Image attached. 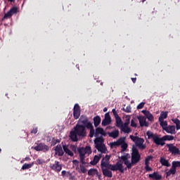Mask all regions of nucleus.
<instances>
[{
    "mask_svg": "<svg viewBox=\"0 0 180 180\" xmlns=\"http://www.w3.org/2000/svg\"><path fill=\"white\" fill-rule=\"evenodd\" d=\"M34 163H30V164H24L22 167V169H29V168H32V165H34Z\"/></svg>",
    "mask_w": 180,
    "mask_h": 180,
    "instance_id": "obj_37",
    "label": "nucleus"
},
{
    "mask_svg": "<svg viewBox=\"0 0 180 180\" xmlns=\"http://www.w3.org/2000/svg\"><path fill=\"white\" fill-rule=\"evenodd\" d=\"M61 174H62V176H63V178L65 177V176H66L67 178H68V176H71V172H67V171H65V170L62 171Z\"/></svg>",
    "mask_w": 180,
    "mask_h": 180,
    "instance_id": "obj_38",
    "label": "nucleus"
},
{
    "mask_svg": "<svg viewBox=\"0 0 180 180\" xmlns=\"http://www.w3.org/2000/svg\"><path fill=\"white\" fill-rule=\"evenodd\" d=\"M115 120L117 127H120L123 124V122H122V118L117 116L115 117Z\"/></svg>",
    "mask_w": 180,
    "mask_h": 180,
    "instance_id": "obj_35",
    "label": "nucleus"
},
{
    "mask_svg": "<svg viewBox=\"0 0 180 180\" xmlns=\"http://www.w3.org/2000/svg\"><path fill=\"white\" fill-rule=\"evenodd\" d=\"M131 157V162H130V158ZM119 160L122 161L124 164L126 165L128 169H131V167L135 164H137L141 160L140 153H139V150L136 148H133L131 156L130 154L126 153L121 157H119Z\"/></svg>",
    "mask_w": 180,
    "mask_h": 180,
    "instance_id": "obj_1",
    "label": "nucleus"
},
{
    "mask_svg": "<svg viewBox=\"0 0 180 180\" xmlns=\"http://www.w3.org/2000/svg\"><path fill=\"white\" fill-rule=\"evenodd\" d=\"M79 153V157L80 158L81 162L82 164H86L85 162V158L89 157L90 154H92V150L91 149V146H86L85 148H79L77 149Z\"/></svg>",
    "mask_w": 180,
    "mask_h": 180,
    "instance_id": "obj_4",
    "label": "nucleus"
},
{
    "mask_svg": "<svg viewBox=\"0 0 180 180\" xmlns=\"http://www.w3.org/2000/svg\"><path fill=\"white\" fill-rule=\"evenodd\" d=\"M55 155H58V157H63L64 155V150H63V147L60 145H58L55 147Z\"/></svg>",
    "mask_w": 180,
    "mask_h": 180,
    "instance_id": "obj_18",
    "label": "nucleus"
},
{
    "mask_svg": "<svg viewBox=\"0 0 180 180\" xmlns=\"http://www.w3.org/2000/svg\"><path fill=\"white\" fill-rule=\"evenodd\" d=\"M148 176L151 179H155V180H160L161 179V178H162V176L158 174V172H153V174H150Z\"/></svg>",
    "mask_w": 180,
    "mask_h": 180,
    "instance_id": "obj_22",
    "label": "nucleus"
},
{
    "mask_svg": "<svg viewBox=\"0 0 180 180\" xmlns=\"http://www.w3.org/2000/svg\"><path fill=\"white\" fill-rule=\"evenodd\" d=\"M137 119L139 121L141 127H144V126L147 127V126H148V122H147V118L146 117L139 116Z\"/></svg>",
    "mask_w": 180,
    "mask_h": 180,
    "instance_id": "obj_17",
    "label": "nucleus"
},
{
    "mask_svg": "<svg viewBox=\"0 0 180 180\" xmlns=\"http://www.w3.org/2000/svg\"><path fill=\"white\" fill-rule=\"evenodd\" d=\"M73 116L75 119H79V116H81V109L78 104H75L74 106Z\"/></svg>",
    "mask_w": 180,
    "mask_h": 180,
    "instance_id": "obj_12",
    "label": "nucleus"
},
{
    "mask_svg": "<svg viewBox=\"0 0 180 180\" xmlns=\"http://www.w3.org/2000/svg\"><path fill=\"white\" fill-rule=\"evenodd\" d=\"M85 136H86V128L77 124L74 130L70 131V137L72 141H78L79 137H85Z\"/></svg>",
    "mask_w": 180,
    "mask_h": 180,
    "instance_id": "obj_3",
    "label": "nucleus"
},
{
    "mask_svg": "<svg viewBox=\"0 0 180 180\" xmlns=\"http://www.w3.org/2000/svg\"><path fill=\"white\" fill-rule=\"evenodd\" d=\"M112 112L114 116L115 117V118L117 117V116H119V115H117V112H116V109H115V108L112 109Z\"/></svg>",
    "mask_w": 180,
    "mask_h": 180,
    "instance_id": "obj_47",
    "label": "nucleus"
},
{
    "mask_svg": "<svg viewBox=\"0 0 180 180\" xmlns=\"http://www.w3.org/2000/svg\"><path fill=\"white\" fill-rule=\"evenodd\" d=\"M101 157H102L101 154H99V155H95L94 158V160L90 162V164L91 165H96L98 162H99V160H101Z\"/></svg>",
    "mask_w": 180,
    "mask_h": 180,
    "instance_id": "obj_25",
    "label": "nucleus"
},
{
    "mask_svg": "<svg viewBox=\"0 0 180 180\" xmlns=\"http://www.w3.org/2000/svg\"><path fill=\"white\" fill-rule=\"evenodd\" d=\"M150 111H147L146 110H142V113H143V115H145V116Z\"/></svg>",
    "mask_w": 180,
    "mask_h": 180,
    "instance_id": "obj_51",
    "label": "nucleus"
},
{
    "mask_svg": "<svg viewBox=\"0 0 180 180\" xmlns=\"http://www.w3.org/2000/svg\"><path fill=\"white\" fill-rule=\"evenodd\" d=\"M103 175L104 176H107L108 178H112L113 176V174H112V171L109 167H101Z\"/></svg>",
    "mask_w": 180,
    "mask_h": 180,
    "instance_id": "obj_15",
    "label": "nucleus"
},
{
    "mask_svg": "<svg viewBox=\"0 0 180 180\" xmlns=\"http://www.w3.org/2000/svg\"><path fill=\"white\" fill-rule=\"evenodd\" d=\"M108 134L110 137H112V139H116L117 137H119V131L115 130L108 133Z\"/></svg>",
    "mask_w": 180,
    "mask_h": 180,
    "instance_id": "obj_29",
    "label": "nucleus"
},
{
    "mask_svg": "<svg viewBox=\"0 0 180 180\" xmlns=\"http://www.w3.org/2000/svg\"><path fill=\"white\" fill-rule=\"evenodd\" d=\"M31 133L36 134L37 133V128H34L32 131Z\"/></svg>",
    "mask_w": 180,
    "mask_h": 180,
    "instance_id": "obj_49",
    "label": "nucleus"
},
{
    "mask_svg": "<svg viewBox=\"0 0 180 180\" xmlns=\"http://www.w3.org/2000/svg\"><path fill=\"white\" fill-rule=\"evenodd\" d=\"M88 175L89 176H95V175H98V169H90L88 171Z\"/></svg>",
    "mask_w": 180,
    "mask_h": 180,
    "instance_id": "obj_26",
    "label": "nucleus"
},
{
    "mask_svg": "<svg viewBox=\"0 0 180 180\" xmlns=\"http://www.w3.org/2000/svg\"><path fill=\"white\" fill-rule=\"evenodd\" d=\"M90 130L89 137H94V135H95V129H94V126L91 125V128H87Z\"/></svg>",
    "mask_w": 180,
    "mask_h": 180,
    "instance_id": "obj_41",
    "label": "nucleus"
},
{
    "mask_svg": "<svg viewBox=\"0 0 180 180\" xmlns=\"http://www.w3.org/2000/svg\"><path fill=\"white\" fill-rule=\"evenodd\" d=\"M10 2H14L15 0H8Z\"/></svg>",
    "mask_w": 180,
    "mask_h": 180,
    "instance_id": "obj_58",
    "label": "nucleus"
},
{
    "mask_svg": "<svg viewBox=\"0 0 180 180\" xmlns=\"http://www.w3.org/2000/svg\"><path fill=\"white\" fill-rule=\"evenodd\" d=\"M160 163L162 164V165H164L165 167H171V164H169V162H168V160L164 158H162L160 159Z\"/></svg>",
    "mask_w": 180,
    "mask_h": 180,
    "instance_id": "obj_28",
    "label": "nucleus"
},
{
    "mask_svg": "<svg viewBox=\"0 0 180 180\" xmlns=\"http://www.w3.org/2000/svg\"><path fill=\"white\" fill-rule=\"evenodd\" d=\"M124 119V121H125L124 124H130V119H131L130 115H125Z\"/></svg>",
    "mask_w": 180,
    "mask_h": 180,
    "instance_id": "obj_40",
    "label": "nucleus"
},
{
    "mask_svg": "<svg viewBox=\"0 0 180 180\" xmlns=\"http://www.w3.org/2000/svg\"><path fill=\"white\" fill-rule=\"evenodd\" d=\"M112 123V118L110 117V115L109 112L105 113V118L102 121V126H108Z\"/></svg>",
    "mask_w": 180,
    "mask_h": 180,
    "instance_id": "obj_13",
    "label": "nucleus"
},
{
    "mask_svg": "<svg viewBox=\"0 0 180 180\" xmlns=\"http://www.w3.org/2000/svg\"><path fill=\"white\" fill-rule=\"evenodd\" d=\"M72 150H74V151H75V150H77V147L76 146H72Z\"/></svg>",
    "mask_w": 180,
    "mask_h": 180,
    "instance_id": "obj_55",
    "label": "nucleus"
},
{
    "mask_svg": "<svg viewBox=\"0 0 180 180\" xmlns=\"http://www.w3.org/2000/svg\"><path fill=\"white\" fill-rule=\"evenodd\" d=\"M123 141H126V138H120L117 141L110 143V146L111 148H113L114 147H119V146H120V144H122Z\"/></svg>",
    "mask_w": 180,
    "mask_h": 180,
    "instance_id": "obj_16",
    "label": "nucleus"
},
{
    "mask_svg": "<svg viewBox=\"0 0 180 180\" xmlns=\"http://www.w3.org/2000/svg\"><path fill=\"white\" fill-rule=\"evenodd\" d=\"M145 105H146V103L144 102L139 103L137 106V109H143Z\"/></svg>",
    "mask_w": 180,
    "mask_h": 180,
    "instance_id": "obj_45",
    "label": "nucleus"
},
{
    "mask_svg": "<svg viewBox=\"0 0 180 180\" xmlns=\"http://www.w3.org/2000/svg\"><path fill=\"white\" fill-rule=\"evenodd\" d=\"M174 137L172 135H165L163 136L164 141H172L174 140Z\"/></svg>",
    "mask_w": 180,
    "mask_h": 180,
    "instance_id": "obj_32",
    "label": "nucleus"
},
{
    "mask_svg": "<svg viewBox=\"0 0 180 180\" xmlns=\"http://www.w3.org/2000/svg\"><path fill=\"white\" fill-rule=\"evenodd\" d=\"M160 123V126H162L163 130H165V129H167L168 127V124L167 123V121H164V120H159Z\"/></svg>",
    "mask_w": 180,
    "mask_h": 180,
    "instance_id": "obj_36",
    "label": "nucleus"
},
{
    "mask_svg": "<svg viewBox=\"0 0 180 180\" xmlns=\"http://www.w3.org/2000/svg\"><path fill=\"white\" fill-rule=\"evenodd\" d=\"M123 110L127 113H130L131 112V107L130 105H127L125 108H123Z\"/></svg>",
    "mask_w": 180,
    "mask_h": 180,
    "instance_id": "obj_43",
    "label": "nucleus"
},
{
    "mask_svg": "<svg viewBox=\"0 0 180 180\" xmlns=\"http://www.w3.org/2000/svg\"><path fill=\"white\" fill-rule=\"evenodd\" d=\"M99 134L101 136H106V131L103 128L98 127L96 129L95 136H99Z\"/></svg>",
    "mask_w": 180,
    "mask_h": 180,
    "instance_id": "obj_24",
    "label": "nucleus"
},
{
    "mask_svg": "<svg viewBox=\"0 0 180 180\" xmlns=\"http://www.w3.org/2000/svg\"><path fill=\"white\" fill-rule=\"evenodd\" d=\"M122 149V152L126 151L127 150V147H129V145H127V143H126L125 141H122V143H120Z\"/></svg>",
    "mask_w": 180,
    "mask_h": 180,
    "instance_id": "obj_33",
    "label": "nucleus"
},
{
    "mask_svg": "<svg viewBox=\"0 0 180 180\" xmlns=\"http://www.w3.org/2000/svg\"><path fill=\"white\" fill-rule=\"evenodd\" d=\"M153 160V156H148L145 160V165H150V161Z\"/></svg>",
    "mask_w": 180,
    "mask_h": 180,
    "instance_id": "obj_42",
    "label": "nucleus"
},
{
    "mask_svg": "<svg viewBox=\"0 0 180 180\" xmlns=\"http://www.w3.org/2000/svg\"><path fill=\"white\" fill-rule=\"evenodd\" d=\"M120 127H121L122 131H124V133L129 134L131 132V129L129 127V124H123Z\"/></svg>",
    "mask_w": 180,
    "mask_h": 180,
    "instance_id": "obj_23",
    "label": "nucleus"
},
{
    "mask_svg": "<svg viewBox=\"0 0 180 180\" xmlns=\"http://www.w3.org/2000/svg\"><path fill=\"white\" fill-rule=\"evenodd\" d=\"M131 127H137V124L136 123V121H134V120H131Z\"/></svg>",
    "mask_w": 180,
    "mask_h": 180,
    "instance_id": "obj_46",
    "label": "nucleus"
},
{
    "mask_svg": "<svg viewBox=\"0 0 180 180\" xmlns=\"http://www.w3.org/2000/svg\"><path fill=\"white\" fill-rule=\"evenodd\" d=\"M63 150H64L65 153L66 154H68V155H70V157H72V155H74V153H72V151H71L70 149H68V146H63Z\"/></svg>",
    "mask_w": 180,
    "mask_h": 180,
    "instance_id": "obj_30",
    "label": "nucleus"
},
{
    "mask_svg": "<svg viewBox=\"0 0 180 180\" xmlns=\"http://www.w3.org/2000/svg\"><path fill=\"white\" fill-rule=\"evenodd\" d=\"M84 164L86 163H82L79 165V167H76L77 171H78L79 172V174H86V167H85V165H84Z\"/></svg>",
    "mask_w": 180,
    "mask_h": 180,
    "instance_id": "obj_21",
    "label": "nucleus"
},
{
    "mask_svg": "<svg viewBox=\"0 0 180 180\" xmlns=\"http://www.w3.org/2000/svg\"><path fill=\"white\" fill-rule=\"evenodd\" d=\"M129 137L131 140L135 143L136 147H139V148L141 150H144V148H146V145H144V139L143 138H139L133 135H130Z\"/></svg>",
    "mask_w": 180,
    "mask_h": 180,
    "instance_id": "obj_7",
    "label": "nucleus"
},
{
    "mask_svg": "<svg viewBox=\"0 0 180 180\" xmlns=\"http://www.w3.org/2000/svg\"><path fill=\"white\" fill-rule=\"evenodd\" d=\"M103 112H108V108H105L103 109Z\"/></svg>",
    "mask_w": 180,
    "mask_h": 180,
    "instance_id": "obj_57",
    "label": "nucleus"
},
{
    "mask_svg": "<svg viewBox=\"0 0 180 180\" xmlns=\"http://www.w3.org/2000/svg\"><path fill=\"white\" fill-rule=\"evenodd\" d=\"M146 117L148 118V120H149L150 122H153V120H154V116H153V114H151L150 111L149 112H148Z\"/></svg>",
    "mask_w": 180,
    "mask_h": 180,
    "instance_id": "obj_39",
    "label": "nucleus"
},
{
    "mask_svg": "<svg viewBox=\"0 0 180 180\" xmlns=\"http://www.w3.org/2000/svg\"><path fill=\"white\" fill-rule=\"evenodd\" d=\"M145 169L147 172H150L151 171H153V169L150 167L149 165H145Z\"/></svg>",
    "mask_w": 180,
    "mask_h": 180,
    "instance_id": "obj_44",
    "label": "nucleus"
},
{
    "mask_svg": "<svg viewBox=\"0 0 180 180\" xmlns=\"http://www.w3.org/2000/svg\"><path fill=\"white\" fill-rule=\"evenodd\" d=\"M51 169L56 171V172H60L63 169V165L60 164V162L56 161L53 165L51 166Z\"/></svg>",
    "mask_w": 180,
    "mask_h": 180,
    "instance_id": "obj_14",
    "label": "nucleus"
},
{
    "mask_svg": "<svg viewBox=\"0 0 180 180\" xmlns=\"http://www.w3.org/2000/svg\"><path fill=\"white\" fill-rule=\"evenodd\" d=\"M166 147L168 148V151L171 153L173 155H179L180 150L179 148H176V146H174L172 143H167Z\"/></svg>",
    "mask_w": 180,
    "mask_h": 180,
    "instance_id": "obj_11",
    "label": "nucleus"
},
{
    "mask_svg": "<svg viewBox=\"0 0 180 180\" xmlns=\"http://www.w3.org/2000/svg\"><path fill=\"white\" fill-rule=\"evenodd\" d=\"M136 79H137L136 78H131V80L134 83L136 82Z\"/></svg>",
    "mask_w": 180,
    "mask_h": 180,
    "instance_id": "obj_54",
    "label": "nucleus"
},
{
    "mask_svg": "<svg viewBox=\"0 0 180 180\" xmlns=\"http://www.w3.org/2000/svg\"><path fill=\"white\" fill-rule=\"evenodd\" d=\"M172 122L176 124V130H180V120H178L177 118L172 119Z\"/></svg>",
    "mask_w": 180,
    "mask_h": 180,
    "instance_id": "obj_31",
    "label": "nucleus"
},
{
    "mask_svg": "<svg viewBox=\"0 0 180 180\" xmlns=\"http://www.w3.org/2000/svg\"><path fill=\"white\" fill-rule=\"evenodd\" d=\"M15 13H18V8L16 7L12 8L7 13H6L4 18L8 19V18H11L13 15H15Z\"/></svg>",
    "mask_w": 180,
    "mask_h": 180,
    "instance_id": "obj_19",
    "label": "nucleus"
},
{
    "mask_svg": "<svg viewBox=\"0 0 180 180\" xmlns=\"http://www.w3.org/2000/svg\"><path fill=\"white\" fill-rule=\"evenodd\" d=\"M77 124L79 126H84L85 129H91L92 128V123L88 120V117L82 115L80 117Z\"/></svg>",
    "mask_w": 180,
    "mask_h": 180,
    "instance_id": "obj_8",
    "label": "nucleus"
},
{
    "mask_svg": "<svg viewBox=\"0 0 180 180\" xmlns=\"http://www.w3.org/2000/svg\"><path fill=\"white\" fill-rule=\"evenodd\" d=\"M180 168V161H173L172 162V168L166 173L167 176L175 175L176 174V169Z\"/></svg>",
    "mask_w": 180,
    "mask_h": 180,
    "instance_id": "obj_9",
    "label": "nucleus"
},
{
    "mask_svg": "<svg viewBox=\"0 0 180 180\" xmlns=\"http://www.w3.org/2000/svg\"><path fill=\"white\" fill-rule=\"evenodd\" d=\"M103 141L104 140L103 137H98L94 140L96 148L98 151L101 153V154H106L108 150H106V146H105V144H103Z\"/></svg>",
    "mask_w": 180,
    "mask_h": 180,
    "instance_id": "obj_6",
    "label": "nucleus"
},
{
    "mask_svg": "<svg viewBox=\"0 0 180 180\" xmlns=\"http://www.w3.org/2000/svg\"><path fill=\"white\" fill-rule=\"evenodd\" d=\"M176 128L174 125H169L165 129V131L166 133H168L169 134H176Z\"/></svg>",
    "mask_w": 180,
    "mask_h": 180,
    "instance_id": "obj_20",
    "label": "nucleus"
},
{
    "mask_svg": "<svg viewBox=\"0 0 180 180\" xmlns=\"http://www.w3.org/2000/svg\"><path fill=\"white\" fill-rule=\"evenodd\" d=\"M32 148L35 150V151H43V153H46V151L50 150L49 146L43 143H38L36 146L32 147Z\"/></svg>",
    "mask_w": 180,
    "mask_h": 180,
    "instance_id": "obj_10",
    "label": "nucleus"
},
{
    "mask_svg": "<svg viewBox=\"0 0 180 180\" xmlns=\"http://www.w3.org/2000/svg\"><path fill=\"white\" fill-rule=\"evenodd\" d=\"M101 117H99L98 115L94 117L95 127H98V125L101 124Z\"/></svg>",
    "mask_w": 180,
    "mask_h": 180,
    "instance_id": "obj_27",
    "label": "nucleus"
},
{
    "mask_svg": "<svg viewBox=\"0 0 180 180\" xmlns=\"http://www.w3.org/2000/svg\"><path fill=\"white\" fill-rule=\"evenodd\" d=\"M110 155H106L101 160V168L108 167L110 171H120V172H124L123 169V162L120 160L115 165H110Z\"/></svg>",
    "mask_w": 180,
    "mask_h": 180,
    "instance_id": "obj_2",
    "label": "nucleus"
},
{
    "mask_svg": "<svg viewBox=\"0 0 180 180\" xmlns=\"http://www.w3.org/2000/svg\"><path fill=\"white\" fill-rule=\"evenodd\" d=\"M25 161H30V158L26 157V158H25Z\"/></svg>",
    "mask_w": 180,
    "mask_h": 180,
    "instance_id": "obj_53",
    "label": "nucleus"
},
{
    "mask_svg": "<svg viewBox=\"0 0 180 180\" xmlns=\"http://www.w3.org/2000/svg\"><path fill=\"white\" fill-rule=\"evenodd\" d=\"M37 164H39V165H41V164H43V160H41V159H37Z\"/></svg>",
    "mask_w": 180,
    "mask_h": 180,
    "instance_id": "obj_48",
    "label": "nucleus"
},
{
    "mask_svg": "<svg viewBox=\"0 0 180 180\" xmlns=\"http://www.w3.org/2000/svg\"><path fill=\"white\" fill-rule=\"evenodd\" d=\"M167 117H168L167 112H162L160 113V117H159V120H164V119H167Z\"/></svg>",
    "mask_w": 180,
    "mask_h": 180,
    "instance_id": "obj_34",
    "label": "nucleus"
},
{
    "mask_svg": "<svg viewBox=\"0 0 180 180\" xmlns=\"http://www.w3.org/2000/svg\"><path fill=\"white\" fill-rule=\"evenodd\" d=\"M96 176H98V179H101V174H99V173H98V175H96Z\"/></svg>",
    "mask_w": 180,
    "mask_h": 180,
    "instance_id": "obj_56",
    "label": "nucleus"
},
{
    "mask_svg": "<svg viewBox=\"0 0 180 180\" xmlns=\"http://www.w3.org/2000/svg\"><path fill=\"white\" fill-rule=\"evenodd\" d=\"M70 176V179H72V180L75 179V176H72V173H71V176Z\"/></svg>",
    "mask_w": 180,
    "mask_h": 180,
    "instance_id": "obj_52",
    "label": "nucleus"
},
{
    "mask_svg": "<svg viewBox=\"0 0 180 180\" xmlns=\"http://www.w3.org/2000/svg\"><path fill=\"white\" fill-rule=\"evenodd\" d=\"M1 150L0 149V153H1Z\"/></svg>",
    "mask_w": 180,
    "mask_h": 180,
    "instance_id": "obj_59",
    "label": "nucleus"
},
{
    "mask_svg": "<svg viewBox=\"0 0 180 180\" xmlns=\"http://www.w3.org/2000/svg\"><path fill=\"white\" fill-rule=\"evenodd\" d=\"M148 139H152L153 141L156 144V146H165V142L164 141V136L161 138V136L158 134H153V132L148 131L146 132Z\"/></svg>",
    "mask_w": 180,
    "mask_h": 180,
    "instance_id": "obj_5",
    "label": "nucleus"
},
{
    "mask_svg": "<svg viewBox=\"0 0 180 180\" xmlns=\"http://www.w3.org/2000/svg\"><path fill=\"white\" fill-rule=\"evenodd\" d=\"M72 162H73L74 165H76L77 167H78V164H79L78 160H72Z\"/></svg>",
    "mask_w": 180,
    "mask_h": 180,
    "instance_id": "obj_50",
    "label": "nucleus"
}]
</instances>
